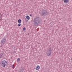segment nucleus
Instances as JSON below:
<instances>
[{"mask_svg": "<svg viewBox=\"0 0 72 72\" xmlns=\"http://www.w3.org/2000/svg\"><path fill=\"white\" fill-rule=\"evenodd\" d=\"M52 51L53 50H52V49H50L47 50V54H51L52 53Z\"/></svg>", "mask_w": 72, "mask_h": 72, "instance_id": "20e7f679", "label": "nucleus"}, {"mask_svg": "<svg viewBox=\"0 0 72 72\" xmlns=\"http://www.w3.org/2000/svg\"><path fill=\"white\" fill-rule=\"evenodd\" d=\"M0 58H3V55L0 54Z\"/></svg>", "mask_w": 72, "mask_h": 72, "instance_id": "dca6fc26", "label": "nucleus"}, {"mask_svg": "<svg viewBox=\"0 0 72 72\" xmlns=\"http://www.w3.org/2000/svg\"><path fill=\"white\" fill-rule=\"evenodd\" d=\"M15 48H16V47L14 46H12V50L13 51H14L15 50Z\"/></svg>", "mask_w": 72, "mask_h": 72, "instance_id": "423d86ee", "label": "nucleus"}, {"mask_svg": "<svg viewBox=\"0 0 72 72\" xmlns=\"http://www.w3.org/2000/svg\"><path fill=\"white\" fill-rule=\"evenodd\" d=\"M6 37H5L3 38L2 40H1V44H3L4 45V44H5V43L6 42Z\"/></svg>", "mask_w": 72, "mask_h": 72, "instance_id": "7ed1b4c3", "label": "nucleus"}, {"mask_svg": "<svg viewBox=\"0 0 72 72\" xmlns=\"http://www.w3.org/2000/svg\"><path fill=\"white\" fill-rule=\"evenodd\" d=\"M30 17H32V14H30Z\"/></svg>", "mask_w": 72, "mask_h": 72, "instance_id": "f3484780", "label": "nucleus"}, {"mask_svg": "<svg viewBox=\"0 0 72 72\" xmlns=\"http://www.w3.org/2000/svg\"><path fill=\"white\" fill-rule=\"evenodd\" d=\"M13 65H12V68H13Z\"/></svg>", "mask_w": 72, "mask_h": 72, "instance_id": "aec40b11", "label": "nucleus"}, {"mask_svg": "<svg viewBox=\"0 0 72 72\" xmlns=\"http://www.w3.org/2000/svg\"><path fill=\"white\" fill-rule=\"evenodd\" d=\"M17 21L19 23H22V20L20 19L18 20Z\"/></svg>", "mask_w": 72, "mask_h": 72, "instance_id": "1a4fd4ad", "label": "nucleus"}, {"mask_svg": "<svg viewBox=\"0 0 72 72\" xmlns=\"http://www.w3.org/2000/svg\"><path fill=\"white\" fill-rule=\"evenodd\" d=\"M45 11H42L40 13V14L42 16H44L45 15Z\"/></svg>", "mask_w": 72, "mask_h": 72, "instance_id": "39448f33", "label": "nucleus"}, {"mask_svg": "<svg viewBox=\"0 0 72 72\" xmlns=\"http://www.w3.org/2000/svg\"><path fill=\"white\" fill-rule=\"evenodd\" d=\"M23 31H25L26 30V27H24L23 28Z\"/></svg>", "mask_w": 72, "mask_h": 72, "instance_id": "ddd939ff", "label": "nucleus"}, {"mask_svg": "<svg viewBox=\"0 0 72 72\" xmlns=\"http://www.w3.org/2000/svg\"><path fill=\"white\" fill-rule=\"evenodd\" d=\"M39 17H37L34 19V24L36 26H37L41 24V21Z\"/></svg>", "mask_w": 72, "mask_h": 72, "instance_id": "f257e3e1", "label": "nucleus"}, {"mask_svg": "<svg viewBox=\"0 0 72 72\" xmlns=\"http://www.w3.org/2000/svg\"><path fill=\"white\" fill-rule=\"evenodd\" d=\"M26 19H28V20H29V19H30V18L29 16H28V15L26 16Z\"/></svg>", "mask_w": 72, "mask_h": 72, "instance_id": "9d476101", "label": "nucleus"}, {"mask_svg": "<svg viewBox=\"0 0 72 72\" xmlns=\"http://www.w3.org/2000/svg\"><path fill=\"white\" fill-rule=\"evenodd\" d=\"M20 72H24V69H20L19 70Z\"/></svg>", "mask_w": 72, "mask_h": 72, "instance_id": "9b49d317", "label": "nucleus"}, {"mask_svg": "<svg viewBox=\"0 0 72 72\" xmlns=\"http://www.w3.org/2000/svg\"><path fill=\"white\" fill-rule=\"evenodd\" d=\"M53 26V24H51V27H52V26Z\"/></svg>", "mask_w": 72, "mask_h": 72, "instance_id": "6ab92c4d", "label": "nucleus"}, {"mask_svg": "<svg viewBox=\"0 0 72 72\" xmlns=\"http://www.w3.org/2000/svg\"><path fill=\"white\" fill-rule=\"evenodd\" d=\"M64 3H65V4H67V3H68V1L69 0H62Z\"/></svg>", "mask_w": 72, "mask_h": 72, "instance_id": "0eeeda50", "label": "nucleus"}, {"mask_svg": "<svg viewBox=\"0 0 72 72\" xmlns=\"http://www.w3.org/2000/svg\"><path fill=\"white\" fill-rule=\"evenodd\" d=\"M45 14L46 15H48L49 14V13L47 12H46Z\"/></svg>", "mask_w": 72, "mask_h": 72, "instance_id": "f8f14e48", "label": "nucleus"}, {"mask_svg": "<svg viewBox=\"0 0 72 72\" xmlns=\"http://www.w3.org/2000/svg\"><path fill=\"white\" fill-rule=\"evenodd\" d=\"M21 23H19L18 24V27H19L20 26H21Z\"/></svg>", "mask_w": 72, "mask_h": 72, "instance_id": "4468645a", "label": "nucleus"}, {"mask_svg": "<svg viewBox=\"0 0 72 72\" xmlns=\"http://www.w3.org/2000/svg\"><path fill=\"white\" fill-rule=\"evenodd\" d=\"M20 58H18L17 59V61H18V62H19V61H20Z\"/></svg>", "mask_w": 72, "mask_h": 72, "instance_id": "2eb2a0df", "label": "nucleus"}, {"mask_svg": "<svg viewBox=\"0 0 72 72\" xmlns=\"http://www.w3.org/2000/svg\"><path fill=\"white\" fill-rule=\"evenodd\" d=\"M40 69V66H37L35 68V69L36 70H38Z\"/></svg>", "mask_w": 72, "mask_h": 72, "instance_id": "6e6552de", "label": "nucleus"}, {"mask_svg": "<svg viewBox=\"0 0 72 72\" xmlns=\"http://www.w3.org/2000/svg\"><path fill=\"white\" fill-rule=\"evenodd\" d=\"M0 64L2 67H5L7 66V62L5 60L1 61Z\"/></svg>", "mask_w": 72, "mask_h": 72, "instance_id": "f03ea898", "label": "nucleus"}, {"mask_svg": "<svg viewBox=\"0 0 72 72\" xmlns=\"http://www.w3.org/2000/svg\"><path fill=\"white\" fill-rule=\"evenodd\" d=\"M0 47H1V48H2V46L1 45L0 46Z\"/></svg>", "mask_w": 72, "mask_h": 72, "instance_id": "412c9836", "label": "nucleus"}, {"mask_svg": "<svg viewBox=\"0 0 72 72\" xmlns=\"http://www.w3.org/2000/svg\"><path fill=\"white\" fill-rule=\"evenodd\" d=\"M47 55L48 56V57H49V56H50V54H47Z\"/></svg>", "mask_w": 72, "mask_h": 72, "instance_id": "a211bd4d", "label": "nucleus"}]
</instances>
